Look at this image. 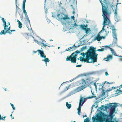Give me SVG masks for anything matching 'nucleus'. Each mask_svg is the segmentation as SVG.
Returning a JSON list of instances; mask_svg holds the SVG:
<instances>
[{
	"mask_svg": "<svg viewBox=\"0 0 122 122\" xmlns=\"http://www.w3.org/2000/svg\"><path fill=\"white\" fill-rule=\"evenodd\" d=\"M117 106L116 104L113 105L111 103L110 104L109 107L111 108L110 113L106 115L103 113H102L99 116L96 117H93L92 119L94 120V122H113L112 120L113 118V114L115 111L116 107Z\"/></svg>",
	"mask_w": 122,
	"mask_h": 122,
	"instance_id": "f257e3e1",
	"label": "nucleus"
},
{
	"mask_svg": "<svg viewBox=\"0 0 122 122\" xmlns=\"http://www.w3.org/2000/svg\"><path fill=\"white\" fill-rule=\"evenodd\" d=\"M96 51L95 48L90 47L86 52L81 54L80 55H82L83 58L81 57H80V61L89 63L96 62L98 54L96 53Z\"/></svg>",
	"mask_w": 122,
	"mask_h": 122,
	"instance_id": "f03ea898",
	"label": "nucleus"
},
{
	"mask_svg": "<svg viewBox=\"0 0 122 122\" xmlns=\"http://www.w3.org/2000/svg\"><path fill=\"white\" fill-rule=\"evenodd\" d=\"M101 4L102 11V16L103 18V27L101 32L105 31L107 32L106 30L105 29L106 25H108L107 28L109 27L110 25L111 24V21L110 20V17L111 13V12L109 11L108 6H106L105 5H104L102 3V0H99Z\"/></svg>",
	"mask_w": 122,
	"mask_h": 122,
	"instance_id": "7ed1b4c3",
	"label": "nucleus"
},
{
	"mask_svg": "<svg viewBox=\"0 0 122 122\" xmlns=\"http://www.w3.org/2000/svg\"><path fill=\"white\" fill-rule=\"evenodd\" d=\"M52 16L60 21L63 25H66L67 23H69L68 22L66 21V20L70 19V18L68 17L67 14H65L63 13L57 14V16L53 14L52 15Z\"/></svg>",
	"mask_w": 122,
	"mask_h": 122,
	"instance_id": "20e7f679",
	"label": "nucleus"
},
{
	"mask_svg": "<svg viewBox=\"0 0 122 122\" xmlns=\"http://www.w3.org/2000/svg\"><path fill=\"white\" fill-rule=\"evenodd\" d=\"M80 53V51L77 50L75 52V53H73L70 56H67L66 60V61H71V62L74 63L76 62V59L77 58V55L76 54H78Z\"/></svg>",
	"mask_w": 122,
	"mask_h": 122,
	"instance_id": "39448f33",
	"label": "nucleus"
},
{
	"mask_svg": "<svg viewBox=\"0 0 122 122\" xmlns=\"http://www.w3.org/2000/svg\"><path fill=\"white\" fill-rule=\"evenodd\" d=\"M110 29H111L112 31L113 34V38L114 42L115 43L117 42V34L116 33V29L115 28L114 26L112 25L111 24L110 25Z\"/></svg>",
	"mask_w": 122,
	"mask_h": 122,
	"instance_id": "423d86ee",
	"label": "nucleus"
},
{
	"mask_svg": "<svg viewBox=\"0 0 122 122\" xmlns=\"http://www.w3.org/2000/svg\"><path fill=\"white\" fill-rule=\"evenodd\" d=\"M11 26L10 25H9L8 27H6L5 29H4V30H6L5 32L4 30H3L1 31L0 32V34L2 35L3 34L5 35L6 33H8V32L9 31L10 29Z\"/></svg>",
	"mask_w": 122,
	"mask_h": 122,
	"instance_id": "0eeeda50",
	"label": "nucleus"
},
{
	"mask_svg": "<svg viewBox=\"0 0 122 122\" xmlns=\"http://www.w3.org/2000/svg\"><path fill=\"white\" fill-rule=\"evenodd\" d=\"M23 12L25 14V17L26 18V22L27 23H29V25H30V23L29 20V19L28 17L27 14V12L26 11V10L25 9H23Z\"/></svg>",
	"mask_w": 122,
	"mask_h": 122,
	"instance_id": "6e6552de",
	"label": "nucleus"
},
{
	"mask_svg": "<svg viewBox=\"0 0 122 122\" xmlns=\"http://www.w3.org/2000/svg\"><path fill=\"white\" fill-rule=\"evenodd\" d=\"M112 89L109 90H107V91H104L103 90L102 91V96H104L106 97L108 96V92L111 91Z\"/></svg>",
	"mask_w": 122,
	"mask_h": 122,
	"instance_id": "1a4fd4ad",
	"label": "nucleus"
},
{
	"mask_svg": "<svg viewBox=\"0 0 122 122\" xmlns=\"http://www.w3.org/2000/svg\"><path fill=\"white\" fill-rule=\"evenodd\" d=\"M2 21L4 23V29H5L6 27H8V26H9V25H10V23L9 22H8L7 24L8 25H7L6 24V20L4 19V18H2Z\"/></svg>",
	"mask_w": 122,
	"mask_h": 122,
	"instance_id": "9d476101",
	"label": "nucleus"
},
{
	"mask_svg": "<svg viewBox=\"0 0 122 122\" xmlns=\"http://www.w3.org/2000/svg\"><path fill=\"white\" fill-rule=\"evenodd\" d=\"M37 51L38 52L40 55L41 56V57L45 58L46 57V56L44 55V54L43 51L38 50H37Z\"/></svg>",
	"mask_w": 122,
	"mask_h": 122,
	"instance_id": "9b49d317",
	"label": "nucleus"
},
{
	"mask_svg": "<svg viewBox=\"0 0 122 122\" xmlns=\"http://www.w3.org/2000/svg\"><path fill=\"white\" fill-rule=\"evenodd\" d=\"M86 99V98H83V97L81 98L80 99L79 104L83 105Z\"/></svg>",
	"mask_w": 122,
	"mask_h": 122,
	"instance_id": "f8f14e48",
	"label": "nucleus"
},
{
	"mask_svg": "<svg viewBox=\"0 0 122 122\" xmlns=\"http://www.w3.org/2000/svg\"><path fill=\"white\" fill-rule=\"evenodd\" d=\"M16 11L17 12H18L20 15V14H22V10H21L16 5Z\"/></svg>",
	"mask_w": 122,
	"mask_h": 122,
	"instance_id": "ddd939ff",
	"label": "nucleus"
},
{
	"mask_svg": "<svg viewBox=\"0 0 122 122\" xmlns=\"http://www.w3.org/2000/svg\"><path fill=\"white\" fill-rule=\"evenodd\" d=\"M113 58L112 56L111 55H109L107 56V57L104 58V59L105 61H108L110 59H112Z\"/></svg>",
	"mask_w": 122,
	"mask_h": 122,
	"instance_id": "4468645a",
	"label": "nucleus"
},
{
	"mask_svg": "<svg viewBox=\"0 0 122 122\" xmlns=\"http://www.w3.org/2000/svg\"><path fill=\"white\" fill-rule=\"evenodd\" d=\"M80 27L84 30H85L87 26V25H84L81 24L80 25Z\"/></svg>",
	"mask_w": 122,
	"mask_h": 122,
	"instance_id": "2eb2a0df",
	"label": "nucleus"
},
{
	"mask_svg": "<svg viewBox=\"0 0 122 122\" xmlns=\"http://www.w3.org/2000/svg\"><path fill=\"white\" fill-rule=\"evenodd\" d=\"M101 37L102 38V37H101V36H100V34L99 33H98L96 37L95 38V40H97L98 41H99L101 40Z\"/></svg>",
	"mask_w": 122,
	"mask_h": 122,
	"instance_id": "dca6fc26",
	"label": "nucleus"
},
{
	"mask_svg": "<svg viewBox=\"0 0 122 122\" xmlns=\"http://www.w3.org/2000/svg\"><path fill=\"white\" fill-rule=\"evenodd\" d=\"M75 45H73L74 46H72V47H70L68 48V50H69L70 51H73L75 49V48H77V47L79 46H75Z\"/></svg>",
	"mask_w": 122,
	"mask_h": 122,
	"instance_id": "f3484780",
	"label": "nucleus"
},
{
	"mask_svg": "<svg viewBox=\"0 0 122 122\" xmlns=\"http://www.w3.org/2000/svg\"><path fill=\"white\" fill-rule=\"evenodd\" d=\"M110 50H111V52H112V54L113 55H114V56H117L122 57V56H120L117 55L116 53L114 51V50L112 48H110Z\"/></svg>",
	"mask_w": 122,
	"mask_h": 122,
	"instance_id": "a211bd4d",
	"label": "nucleus"
},
{
	"mask_svg": "<svg viewBox=\"0 0 122 122\" xmlns=\"http://www.w3.org/2000/svg\"><path fill=\"white\" fill-rule=\"evenodd\" d=\"M85 31L86 34H87L89 32H91V30L90 28H87Z\"/></svg>",
	"mask_w": 122,
	"mask_h": 122,
	"instance_id": "6ab92c4d",
	"label": "nucleus"
},
{
	"mask_svg": "<svg viewBox=\"0 0 122 122\" xmlns=\"http://www.w3.org/2000/svg\"><path fill=\"white\" fill-rule=\"evenodd\" d=\"M69 2L71 3L72 2L73 5H75V6H76V0H70Z\"/></svg>",
	"mask_w": 122,
	"mask_h": 122,
	"instance_id": "aec40b11",
	"label": "nucleus"
},
{
	"mask_svg": "<svg viewBox=\"0 0 122 122\" xmlns=\"http://www.w3.org/2000/svg\"><path fill=\"white\" fill-rule=\"evenodd\" d=\"M17 22H18L19 27L20 28H21L22 27V23L18 20H17Z\"/></svg>",
	"mask_w": 122,
	"mask_h": 122,
	"instance_id": "412c9836",
	"label": "nucleus"
},
{
	"mask_svg": "<svg viewBox=\"0 0 122 122\" xmlns=\"http://www.w3.org/2000/svg\"><path fill=\"white\" fill-rule=\"evenodd\" d=\"M66 106L69 109L71 107V104H69L67 102H66Z\"/></svg>",
	"mask_w": 122,
	"mask_h": 122,
	"instance_id": "4be33fe9",
	"label": "nucleus"
},
{
	"mask_svg": "<svg viewBox=\"0 0 122 122\" xmlns=\"http://www.w3.org/2000/svg\"><path fill=\"white\" fill-rule=\"evenodd\" d=\"M92 94L93 95V96H92L91 97H87V99H90L92 98H95V97H96L95 96V95H94L93 94V93H92Z\"/></svg>",
	"mask_w": 122,
	"mask_h": 122,
	"instance_id": "5701e85b",
	"label": "nucleus"
},
{
	"mask_svg": "<svg viewBox=\"0 0 122 122\" xmlns=\"http://www.w3.org/2000/svg\"><path fill=\"white\" fill-rule=\"evenodd\" d=\"M45 59L44 60H43V61H44L46 63V66L47 62H48L49 61V60L48 58H45Z\"/></svg>",
	"mask_w": 122,
	"mask_h": 122,
	"instance_id": "b1692460",
	"label": "nucleus"
},
{
	"mask_svg": "<svg viewBox=\"0 0 122 122\" xmlns=\"http://www.w3.org/2000/svg\"><path fill=\"white\" fill-rule=\"evenodd\" d=\"M82 83L83 84V86H85L86 85V81L83 79H82Z\"/></svg>",
	"mask_w": 122,
	"mask_h": 122,
	"instance_id": "393cba45",
	"label": "nucleus"
},
{
	"mask_svg": "<svg viewBox=\"0 0 122 122\" xmlns=\"http://www.w3.org/2000/svg\"><path fill=\"white\" fill-rule=\"evenodd\" d=\"M26 0H24L23 5V9H25V5Z\"/></svg>",
	"mask_w": 122,
	"mask_h": 122,
	"instance_id": "a878e982",
	"label": "nucleus"
},
{
	"mask_svg": "<svg viewBox=\"0 0 122 122\" xmlns=\"http://www.w3.org/2000/svg\"><path fill=\"white\" fill-rule=\"evenodd\" d=\"M25 36L26 39H28L29 37L30 36V35L29 33H26L25 34Z\"/></svg>",
	"mask_w": 122,
	"mask_h": 122,
	"instance_id": "bb28decb",
	"label": "nucleus"
},
{
	"mask_svg": "<svg viewBox=\"0 0 122 122\" xmlns=\"http://www.w3.org/2000/svg\"><path fill=\"white\" fill-rule=\"evenodd\" d=\"M15 30H10L9 31V32H8V33L10 34H12V32L13 31H15Z\"/></svg>",
	"mask_w": 122,
	"mask_h": 122,
	"instance_id": "cd10ccee",
	"label": "nucleus"
},
{
	"mask_svg": "<svg viewBox=\"0 0 122 122\" xmlns=\"http://www.w3.org/2000/svg\"><path fill=\"white\" fill-rule=\"evenodd\" d=\"M115 91L116 92V93L117 94L119 93L122 92V91H121L119 90H115Z\"/></svg>",
	"mask_w": 122,
	"mask_h": 122,
	"instance_id": "c85d7f7f",
	"label": "nucleus"
},
{
	"mask_svg": "<svg viewBox=\"0 0 122 122\" xmlns=\"http://www.w3.org/2000/svg\"><path fill=\"white\" fill-rule=\"evenodd\" d=\"M104 49L103 48H101L100 49H98L97 50V51H104Z\"/></svg>",
	"mask_w": 122,
	"mask_h": 122,
	"instance_id": "c756f323",
	"label": "nucleus"
},
{
	"mask_svg": "<svg viewBox=\"0 0 122 122\" xmlns=\"http://www.w3.org/2000/svg\"><path fill=\"white\" fill-rule=\"evenodd\" d=\"M71 7L73 10V13L74 14L75 13V9L74 7H73V5H71Z\"/></svg>",
	"mask_w": 122,
	"mask_h": 122,
	"instance_id": "7c9ffc66",
	"label": "nucleus"
},
{
	"mask_svg": "<svg viewBox=\"0 0 122 122\" xmlns=\"http://www.w3.org/2000/svg\"><path fill=\"white\" fill-rule=\"evenodd\" d=\"M82 105H83L79 104V107L77 109L81 110V107Z\"/></svg>",
	"mask_w": 122,
	"mask_h": 122,
	"instance_id": "2f4dec72",
	"label": "nucleus"
},
{
	"mask_svg": "<svg viewBox=\"0 0 122 122\" xmlns=\"http://www.w3.org/2000/svg\"><path fill=\"white\" fill-rule=\"evenodd\" d=\"M42 46H45V47H46V46H48L45 44H44V43H42Z\"/></svg>",
	"mask_w": 122,
	"mask_h": 122,
	"instance_id": "473e14b6",
	"label": "nucleus"
},
{
	"mask_svg": "<svg viewBox=\"0 0 122 122\" xmlns=\"http://www.w3.org/2000/svg\"><path fill=\"white\" fill-rule=\"evenodd\" d=\"M89 120V119L86 118L85 119L84 121L85 122H88Z\"/></svg>",
	"mask_w": 122,
	"mask_h": 122,
	"instance_id": "72a5a7b5",
	"label": "nucleus"
},
{
	"mask_svg": "<svg viewBox=\"0 0 122 122\" xmlns=\"http://www.w3.org/2000/svg\"><path fill=\"white\" fill-rule=\"evenodd\" d=\"M10 104H11V106H12V108H13V110H15V108L14 107L13 105V104H11V103H10Z\"/></svg>",
	"mask_w": 122,
	"mask_h": 122,
	"instance_id": "f704fd0d",
	"label": "nucleus"
},
{
	"mask_svg": "<svg viewBox=\"0 0 122 122\" xmlns=\"http://www.w3.org/2000/svg\"><path fill=\"white\" fill-rule=\"evenodd\" d=\"M78 26V25L76 23H75L73 27H76L77 26Z\"/></svg>",
	"mask_w": 122,
	"mask_h": 122,
	"instance_id": "c9c22d12",
	"label": "nucleus"
},
{
	"mask_svg": "<svg viewBox=\"0 0 122 122\" xmlns=\"http://www.w3.org/2000/svg\"><path fill=\"white\" fill-rule=\"evenodd\" d=\"M77 110H78V114L79 115H80V114L81 110L77 109Z\"/></svg>",
	"mask_w": 122,
	"mask_h": 122,
	"instance_id": "e433bc0d",
	"label": "nucleus"
},
{
	"mask_svg": "<svg viewBox=\"0 0 122 122\" xmlns=\"http://www.w3.org/2000/svg\"><path fill=\"white\" fill-rule=\"evenodd\" d=\"M69 89V87H66L64 91H65L66 90H68Z\"/></svg>",
	"mask_w": 122,
	"mask_h": 122,
	"instance_id": "4c0bfd02",
	"label": "nucleus"
},
{
	"mask_svg": "<svg viewBox=\"0 0 122 122\" xmlns=\"http://www.w3.org/2000/svg\"><path fill=\"white\" fill-rule=\"evenodd\" d=\"M117 13V11L116 10V9L115 10V12H114L115 15H116Z\"/></svg>",
	"mask_w": 122,
	"mask_h": 122,
	"instance_id": "58836bf2",
	"label": "nucleus"
},
{
	"mask_svg": "<svg viewBox=\"0 0 122 122\" xmlns=\"http://www.w3.org/2000/svg\"><path fill=\"white\" fill-rule=\"evenodd\" d=\"M81 65H77L76 66V67H81Z\"/></svg>",
	"mask_w": 122,
	"mask_h": 122,
	"instance_id": "ea45409f",
	"label": "nucleus"
},
{
	"mask_svg": "<svg viewBox=\"0 0 122 122\" xmlns=\"http://www.w3.org/2000/svg\"><path fill=\"white\" fill-rule=\"evenodd\" d=\"M115 83V82H109V84H113Z\"/></svg>",
	"mask_w": 122,
	"mask_h": 122,
	"instance_id": "a19ab883",
	"label": "nucleus"
},
{
	"mask_svg": "<svg viewBox=\"0 0 122 122\" xmlns=\"http://www.w3.org/2000/svg\"><path fill=\"white\" fill-rule=\"evenodd\" d=\"M105 75L106 76L108 75V72H105Z\"/></svg>",
	"mask_w": 122,
	"mask_h": 122,
	"instance_id": "79ce46f5",
	"label": "nucleus"
},
{
	"mask_svg": "<svg viewBox=\"0 0 122 122\" xmlns=\"http://www.w3.org/2000/svg\"><path fill=\"white\" fill-rule=\"evenodd\" d=\"M105 36H101V37H102L101 38V39H104L105 38Z\"/></svg>",
	"mask_w": 122,
	"mask_h": 122,
	"instance_id": "37998d69",
	"label": "nucleus"
},
{
	"mask_svg": "<svg viewBox=\"0 0 122 122\" xmlns=\"http://www.w3.org/2000/svg\"><path fill=\"white\" fill-rule=\"evenodd\" d=\"M71 17L72 19H73V20H74V19H75V17H74V16H71Z\"/></svg>",
	"mask_w": 122,
	"mask_h": 122,
	"instance_id": "c03bdc74",
	"label": "nucleus"
},
{
	"mask_svg": "<svg viewBox=\"0 0 122 122\" xmlns=\"http://www.w3.org/2000/svg\"><path fill=\"white\" fill-rule=\"evenodd\" d=\"M106 83L107 84H109V82H105L104 83V84H105V83Z\"/></svg>",
	"mask_w": 122,
	"mask_h": 122,
	"instance_id": "a18cd8bd",
	"label": "nucleus"
},
{
	"mask_svg": "<svg viewBox=\"0 0 122 122\" xmlns=\"http://www.w3.org/2000/svg\"><path fill=\"white\" fill-rule=\"evenodd\" d=\"M116 88L115 87H112V89H115V88Z\"/></svg>",
	"mask_w": 122,
	"mask_h": 122,
	"instance_id": "49530a36",
	"label": "nucleus"
},
{
	"mask_svg": "<svg viewBox=\"0 0 122 122\" xmlns=\"http://www.w3.org/2000/svg\"><path fill=\"white\" fill-rule=\"evenodd\" d=\"M87 117V116L86 115H85L84 116H83V117L84 118V117Z\"/></svg>",
	"mask_w": 122,
	"mask_h": 122,
	"instance_id": "de8ad7c7",
	"label": "nucleus"
},
{
	"mask_svg": "<svg viewBox=\"0 0 122 122\" xmlns=\"http://www.w3.org/2000/svg\"><path fill=\"white\" fill-rule=\"evenodd\" d=\"M120 60L121 61H122V58H120Z\"/></svg>",
	"mask_w": 122,
	"mask_h": 122,
	"instance_id": "09e8293b",
	"label": "nucleus"
},
{
	"mask_svg": "<svg viewBox=\"0 0 122 122\" xmlns=\"http://www.w3.org/2000/svg\"><path fill=\"white\" fill-rule=\"evenodd\" d=\"M17 0H15V3H17Z\"/></svg>",
	"mask_w": 122,
	"mask_h": 122,
	"instance_id": "8fccbe9b",
	"label": "nucleus"
},
{
	"mask_svg": "<svg viewBox=\"0 0 122 122\" xmlns=\"http://www.w3.org/2000/svg\"><path fill=\"white\" fill-rule=\"evenodd\" d=\"M103 108L104 107V106L103 105H102L101 106Z\"/></svg>",
	"mask_w": 122,
	"mask_h": 122,
	"instance_id": "3c124183",
	"label": "nucleus"
},
{
	"mask_svg": "<svg viewBox=\"0 0 122 122\" xmlns=\"http://www.w3.org/2000/svg\"><path fill=\"white\" fill-rule=\"evenodd\" d=\"M103 1H107V0H103Z\"/></svg>",
	"mask_w": 122,
	"mask_h": 122,
	"instance_id": "603ef678",
	"label": "nucleus"
},
{
	"mask_svg": "<svg viewBox=\"0 0 122 122\" xmlns=\"http://www.w3.org/2000/svg\"><path fill=\"white\" fill-rule=\"evenodd\" d=\"M11 118H12V119H14V117H13V116H12Z\"/></svg>",
	"mask_w": 122,
	"mask_h": 122,
	"instance_id": "864d4df0",
	"label": "nucleus"
},
{
	"mask_svg": "<svg viewBox=\"0 0 122 122\" xmlns=\"http://www.w3.org/2000/svg\"><path fill=\"white\" fill-rule=\"evenodd\" d=\"M27 27L28 28V29H29V26L27 25Z\"/></svg>",
	"mask_w": 122,
	"mask_h": 122,
	"instance_id": "5fc2aeb1",
	"label": "nucleus"
},
{
	"mask_svg": "<svg viewBox=\"0 0 122 122\" xmlns=\"http://www.w3.org/2000/svg\"><path fill=\"white\" fill-rule=\"evenodd\" d=\"M61 4V3H60V4H59V6H61L60 5V4Z\"/></svg>",
	"mask_w": 122,
	"mask_h": 122,
	"instance_id": "6e6d98bb",
	"label": "nucleus"
},
{
	"mask_svg": "<svg viewBox=\"0 0 122 122\" xmlns=\"http://www.w3.org/2000/svg\"><path fill=\"white\" fill-rule=\"evenodd\" d=\"M10 116H11V117H12V114H11L10 115Z\"/></svg>",
	"mask_w": 122,
	"mask_h": 122,
	"instance_id": "4d7b16f0",
	"label": "nucleus"
},
{
	"mask_svg": "<svg viewBox=\"0 0 122 122\" xmlns=\"http://www.w3.org/2000/svg\"><path fill=\"white\" fill-rule=\"evenodd\" d=\"M68 48L67 49H66V51H69V50H68Z\"/></svg>",
	"mask_w": 122,
	"mask_h": 122,
	"instance_id": "13d9d810",
	"label": "nucleus"
},
{
	"mask_svg": "<svg viewBox=\"0 0 122 122\" xmlns=\"http://www.w3.org/2000/svg\"><path fill=\"white\" fill-rule=\"evenodd\" d=\"M120 86H121V87H122V85H120Z\"/></svg>",
	"mask_w": 122,
	"mask_h": 122,
	"instance_id": "bf43d9fd",
	"label": "nucleus"
},
{
	"mask_svg": "<svg viewBox=\"0 0 122 122\" xmlns=\"http://www.w3.org/2000/svg\"><path fill=\"white\" fill-rule=\"evenodd\" d=\"M4 90L5 91H6V90H6V89H4Z\"/></svg>",
	"mask_w": 122,
	"mask_h": 122,
	"instance_id": "052dcab7",
	"label": "nucleus"
},
{
	"mask_svg": "<svg viewBox=\"0 0 122 122\" xmlns=\"http://www.w3.org/2000/svg\"><path fill=\"white\" fill-rule=\"evenodd\" d=\"M77 59H78V60H79V58H78Z\"/></svg>",
	"mask_w": 122,
	"mask_h": 122,
	"instance_id": "680f3d73",
	"label": "nucleus"
},
{
	"mask_svg": "<svg viewBox=\"0 0 122 122\" xmlns=\"http://www.w3.org/2000/svg\"><path fill=\"white\" fill-rule=\"evenodd\" d=\"M75 122V121H73V122Z\"/></svg>",
	"mask_w": 122,
	"mask_h": 122,
	"instance_id": "e2e57ef3",
	"label": "nucleus"
},
{
	"mask_svg": "<svg viewBox=\"0 0 122 122\" xmlns=\"http://www.w3.org/2000/svg\"><path fill=\"white\" fill-rule=\"evenodd\" d=\"M93 120V122H94V120Z\"/></svg>",
	"mask_w": 122,
	"mask_h": 122,
	"instance_id": "0e129e2a",
	"label": "nucleus"
},
{
	"mask_svg": "<svg viewBox=\"0 0 122 122\" xmlns=\"http://www.w3.org/2000/svg\"><path fill=\"white\" fill-rule=\"evenodd\" d=\"M59 48H60V47H58V49Z\"/></svg>",
	"mask_w": 122,
	"mask_h": 122,
	"instance_id": "69168bd1",
	"label": "nucleus"
},
{
	"mask_svg": "<svg viewBox=\"0 0 122 122\" xmlns=\"http://www.w3.org/2000/svg\"><path fill=\"white\" fill-rule=\"evenodd\" d=\"M107 34H106V36H107Z\"/></svg>",
	"mask_w": 122,
	"mask_h": 122,
	"instance_id": "338daca9",
	"label": "nucleus"
},
{
	"mask_svg": "<svg viewBox=\"0 0 122 122\" xmlns=\"http://www.w3.org/2000/svg\"><path fill=\"white\" fill-rule=\"evenodd\" d=\"M105 47H107V46H105Z\"/></svg>",
	"mask_w": 122,
	"mask_h": 122,
	"instance_id": "774afa93",
	"label": "nucleus"
}]
</instances>
